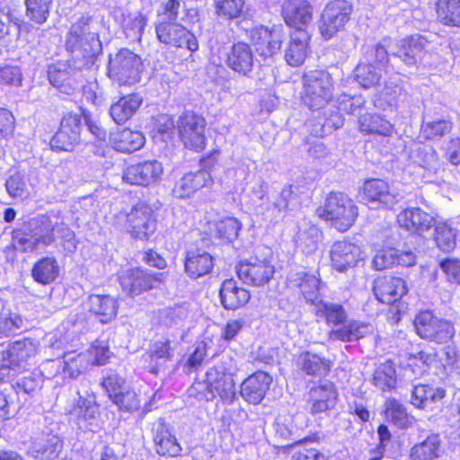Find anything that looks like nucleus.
I'll return each instance as SVG.
<instances>
[{"label":"nucleus","instance_id":"nucleus-1","mask_svg":"<svg viewBox=\"0 0 460 460\" xmlns=\"http://www.w3.org/2000/svg\"><path fill=\"white\" fill-rule=\"evenodd\" d=\"M189 392L191 396L207 402H212L218 395L227 404L233 403L236 396L233 377L218 367L209 368L205 379L194 383Z\"/></svg>","mask_w":460,"mask_h":460},{"label":"nucleus","instance_id":"nucleus-2","mask_svg":"<svg viewBox=\"0 0 460 460\" xmlns=\"http://www.w3.org/2000/svg\"><path fill=\"white\" fill-rule=\"evenodd\" d=\"M333 89L332 79L328 72L309 71L303 76L302 102L311 111H320L332 99Z\"/></svg>","mask_w":460,"mask_h":460},{"label":"nucleus","instance_id":"nucleus-3","mask_svg":"<svg viewBox=\"0 0 460 460\" xmlns=\"http://www.w3.org/2000/svg\"><path fill=\"white\" fill-rule=\"evenodd\" d=\"M317 214L321 218L332 222L340 232H345L354 224L358 208L348 195L331 192L324 205L317 209Z\"/></svg>","mask_w":460,"mask_h":460},{"label":"nucleus","instance_id":"nucleus-4","mask_svg":"<svg viewBox=\"0 0 460 460\" xmlns=\"http://www.w3.org/2000/svg\"><path fill=\"white\" fill-rule=\"evenodd\" d=\"M141 68V58L123 49L110 58L108 75L119 85H132L139 82Z\"/></svg>","mask_w":460,"mask_h":460},{"label":"nucleus","instance_id":"nucleus-5","mask_svg":"<svg viewBox=\"0 0 460 460\" xmlns=\"http://www.w3.org/2000/svg\"><path fill=\"white\" fill-rule=\"evenodd\" d=\"M206 119L194 112H184L177 121V130L183 146L192 151L200 152L206 146Z\"/></svg>","mask_w":460,"mask_h":460},{"label":"nucleus","instance_id":"nucleus-6","mask_svg":"<svg viewBox=\"0 0 460 460\" xmlns=\"http://www.w3.org/2000/svg\"><path fill=\"white\" fill-rule=\"evenodd\" d=\"M54 226L50 218L42 217L40 225L31 232L15 231L13 237L14 249L22 252H30L55 243Z\"/></svg>","mask_w":460,"mask_h":460},{"label":"nucleus","instance_id":"nucleus-7","mask_svg":"<svg viewBox=\"0 0 460 460\" xmlns=\"http://www.w3.org/2000/svg\"><path fill=\"white\" fill-rule=\"evenodd\" d=\"M414 326L420 338L437 343H445L455 335V328L449 321L438 318L429 311L420 313L414 319Z\"/></svg>","mask_w":460,"mask_h":460},{"label":"nucleus","instance_id":"nucleus-8","mask_svg":"<svg viewBox=\"0 0 460 460\" xmlns=\"http://www.w3.org/2000/svg\"><path fill=\"white\" fill-rule=\"evenodd\" d=\"M275 266L269 258L252 257L241 261L236 266L238 278L246 285L263 287L275 274Z\"/></svg>","mask_w":460,"mask_h":460},{"label":"nucleus","instance_id":"nucleus-9","mask_svg":"<svg viewBox=\"0 0 460 460\" xmlns=\"http://www.w3.org/2000/svg\"><path fill=\"white\" fill-rule=\"evenodd\" d=\"M352 5L346 0H333L323 11L319 30L325 40H330L349 22Z\"/></svg>","mask_w":460,"mask_h":460},{"label":"nucleus","instance_id":"nucleus-10","mask_svg":"<svg viewBox=\"0 0 460 460\" xmlns=\"http://www.w3.org/2000/svg\"><path fill=\"white\" fill-rule=\"evenodd\" d=\"M125 228L135 239H148L156 229V220L151 207L145 203L134 206L126 215Z\"/></svg>","mask_w":460,"mask_h":460},{"label":"nucleus","instance_id":"nucleus-11","mask_svg":"<svg viewBox=\"0 0 460 460\" xmlns=\"http://www.w3.org/2000/svg\"><path fill=\"white\" fill-rule=\"evenodd\" d=\"M157 40L165 45L186 48L191 52L199 49V43L190 31L177 22H156Z\"/></svg>","mask_w":460,"mask_h":460},{"label":"nucleus","instance_id":"nucleus-12","mask_svg":"<svg viewBox=\"0 0 460 460\" xmlns=\"http://www.w3.org/2000/svg\"><path fill=\"white\" fill-rule=\"evenodd\" d=\"M163 273H153L140 268L123 270L119 277L122 290L130 296H138L155 288V282H161Z\"/></svg>","mask_w":460,"mask_h":460},{"label":"nucleus","instance_id":"nucleus-13","mask_svg":"<svg viewBox=\"0 0 460 460\" xmlns=\"http://www.w3.org/2000/svg\"><path fill=\"white\" fill-rule=\"evenodd\" d=\"M249 39L255 52L261 58L267 60L279 54L283 41V34L279 29L270 30L265 26H260L250 31Z\"/></svg>","mask_w":460,"mask_h":460},{"label":"nucleus","instance_id":"nucleus-14","mask_svg":"<svg viewBox=\"0 0 460 460\" xmlns=\"http://www.w3.org/2000/svg\"><path fill=\"white\" fill-rule=\"evenodd\" d=\"M164 172L163 165L156 160L130 164L123 171L122 180L131 185L148 186L158 181Z\"/></svg>","mask_w":460,"mask_h":460},{"label":"nucleus","instance_id":"nucleus-15","mask_svg":"<svg viewBox=\"0 0 460 460\" xmlns=\"http://www.w3.org/2000/svg\"><path fill=\"white\" fill-rule=\"evenodd\" d=\"M361 201L368 205L394 207L399 200L397 194L394 193L383 180L372 179L367 181L359 192Z\"/></svg>","mask_w":460,"mask_h":460},{"label":"nucleus","instance_id":"nucleus-16","mask_svg":"<svg viewBox=\"0 0 460 460\" xmlns=\"http://www.w3.org/2000/svg\"><path fill=\"white\" fill-rule=\"evenodd\" d=\"M91 17L82 15L75 23L72 24L67 33L66 46V49L74 52L78 49L88 51L87 46L90 48L98 43L97 34L90 31L89 22Z\"/></svg>","mask_w":460,"mask_h":460},{"label":"nucleus","instance_id":"nucleus-17","mask_svg":"<svg viewBox=\"0 0 460 460\" xmlns=\"http://www.w3.org/2000/svg\"><path fill=\"white\" fill-rule=\"evenodd\" d=\"M81 132V118L77 114H70L62 119L60 128L52 137V148L59 150H72L79 142Z\"/></svg>","mask_w":460,"mask_h":460},{"label":"nucleus","instance_id":"nucleus-18","mask_svg":"<svg viewBox=\"0 0 460 460\" xmlns=\"http://www.w3.org/2000/svg\"><path fill=\"white\" fill-rule=\"evenodd\" d=\"M331 260L332 267L341 272L355 267L358 262L363 260L361 249L347 241H338L333 243L331 250Z\"/></svg>","mask_w":460,"mask_h":460},{"label":"nucleus","instance_id":"nucleus-19","mask_svg":"<svg viewBox=\"0 0 460 460\" xmlns=\"http://www.w3.org/2000/svg\"><path fill=\"white\" fill-rule=\"evenodd\" d=\"M285 22L295 30H305L313 18L312 7L305 0H287L282 5Z\"/></svg>","mask_w":460,"mask_h":460},{"label":"nucleus","instance_id":"nucleus-20","mask_svg":"<svg viewBox=\"0 0 460 460\" xmlns=\"http://www.w3.org/2000/svg\"><path fill=\"white\" fill-rule=\"evenodd\" d=\"M272 383V377L264 371H257L248 376L241 385V396L249 403L258 404L266 395Z\"/></svg>","mask_w":460,"mask_h":460},{"label":"nucleus","instance_id":"nucleus-21","mask_svg":"<svg viewBox=\"0 0 460 460\" xmlns=\"http://www.w3.org/2000/svg\"><path fill=\"white\" fill-rule=\"evenodd\" d=\"M154 443L156 453L164 457H178L181 455L182 447L164 421L160 420L153 428Z\"/></svg>","mask_w":460,"mask_h":460},{"label":"nucleus","instance_id":"nucleus-22","mask_svg":"<svg viewBox=\"0 0 460 460\" xmlns=\"http://www.w3.org/2000/svg\"><path fill=\"white\" fill-rule=\"evenodd\" d=\"M407 292L405 281L398 277L384 276L376 279L374 293L384 304L398 301Z\"/></svg>","mask_w":460,"mask_h":460},{"label":"nucleus","instance_id":"nucleus-23","mask_svg":"<svg viewBox=\"0 0 460 460\" xmlns=\"http://www.w3.org/2000/svg\"><path fill=\"white\" fill-rule=\"evenodd\" d=\"M337 398V391L330 382H324L311 388L309 392L310 412L318 414L333 409Z\"/></svg>","mask_w":460,"mask_h":460},{"label":"nucleus","instance_id":"nucleus-24","mask_svg":"<svg viewBox=\"0 0 460 460\" xmlns=\"http://www.w3.org/2000/svg\"><path fill=\"white\" fill-rule=\"evenodd\" d=\"M62 450V439L57 435L48 433L32 440L29 453L33 457L41 460H55L59 457Z\"/></svg>","mask_w":460,"mask_h":460},{"label":"nucleus","instance_id":"nucleus-25","mask_svg":"<svg viewBox=\"0 0 460 460\" xmlns=\"http://www.w3.org/2000/svg\"><path fill=\"white\" fill-rule=\"evenodd\" d=\"M436 217L425 212L420 208H409L401 211L397 216V222L401 227L414 233L429 230Z\"/></svg>","mask_w":460,"mask_h":460},{"label":"nucleus","instance_id":"nucleus-26","mask_svg":"<svg viewBox=\"0 0 460 460\" xmlns=\"http://www.w3.org/2000/svg\"><path fill=\"white\" fill-rule=\"evenodd\" d=\"M226 63L234 72L248 75L252 71L254 64L251 47L241 41L233 44L227 52Z\"/></svg>","mask_w":460,"mask_h":460},{"label":"nucleus","instance_id":"nucleus-27","mask_svg":"<svg viewBox=\"0 0 460 460\" xmlns=\"http://www.w3.org/2000/svg\"><path fill=\"white\" fill-rule=\"evenodd\" d=\"M13 370L24 367L37 354V344L30 339L16 341L1 350Z\"/></svg>","mask_w":460,"mask_h":460},{"label":"nucleus","instance_id":"nucleus-28","mask_svg":"<svg viewBox=\"0 0 460 460\" xmlns=\"http://www.w3.org/2000/svg\"><path fill=\"white\" fill-rule=\"evenodd\" d=\"M310 36L306 30H295L290 33V40L285 49L284 58L291 66H301L308 54Z\"/></svg>","mask_w":460,"mask_h":460},{"label":"nucleus","instance_id":"nucleus-29","mask_svg":"<svg viewBox=\"0 0 460 460\" xmlns=\"http://www.w3.org/2000/svg\"><path fill=\"white\" fill-rule=\"evenodd\" d=\"M445 395L443 388L420 385L413 388L411 402L417 408L433 411L441 405Z\"/></svg>","mask_w":460,"mask_h":460},{"label":"nucleus","instance_id":"nucleus-30","mask_svg":"<svg viewBox=\"0 0 460 460\" xmlns=\"http://www.w3.org/2000/svg\"><path fill=\"white\" fill-rule=\"evenodd\" d=\"M212 178L210 173L205 170L184 174L175 184L173 192L178 198L190 197L203 187L210 185Z\"/></svg>","mask_w":460,"mask_h":460},{"label":"nucleus","instance_id":"nucleus-31","mask_svg":"<svg viewBox=\"0 0 460 460\" xmlns=\"http://www.w3.org/2000/svg\"><path fill=\"white\" fill-rule=\"evenodd\" d=\"M250 292L238 287L235 280L230 279L222 283L220 289V300L227 310H235L244 305L250 300Z\"/></svg>","mask_w":460,"mask_h":460},{"label":"nucleus","instance_id":"nucleus-32","mask_svg":"<svg viewBox=\"0 0 460 460\" xmlns=\"http://www.w3.org/2000/svg\"><path fill=\"white\" fill-rule=\"evenodd\" d=\"M143 98L138 93H130L120 97L110 107V115L117 124L128 121L138 110Z\"/></svg>","mask_w":460,"mask_h":460},{"label":"nucleus","instance_id":"nucleus-33","mask_svg":"<svg viewBox=\"0 0 460 460\" xmlns=\"http://www.w3.org/2000/svg\"><path fill=\"white\" fill-rule=\"evenodd\" d=\"M185 271L192 279H198L211 271L213 269L212 256L201 250L188 251L185 257Z\"/></svg>","mask_w":460,"mask_h":460},{"label":"nucleus","instance_id":"nucleus-34","mask_svg":"<svg viewBox=\"0 0 460 460\" xmlns=\"http://www.w3.org/2000/svg\"><path fill=\"white\" fill-rule=\"evenodd\" d=\"M429 47V41L420 35H414L403 40L402 48L394 56L406 65H416L421 60Z\"/></svg>","mask_w":460,"mask_h":460},{"label":"nucleus","instance_id":"nucleus-35","mask_svg":"<svg viewBox=\"0 0 460 460\" xmlns=\"http://www.w3.org/2000/svg\"><path fill=\"white\" fill-rule=\"evenodd\" d=\"M297 367L309 376H326L332 367L330 359L310 351L301 352L296 359Z\"/></svg>","mask_w":460,"mask_h":460},{"label":"nucleus","instance_id":"nucleus-36","mask_svg":"<svg viewBox=\"0 0 460 460\" xmlns=\"http://www.w3.org/2000/svg\"><path fill=\"white\" fill-rule=\"evenodd\" d=\"M288 279L293 286L298 287L305 300L311 304L318 303L320 280L314 275H308L303 270L291 271Z\"/></svg>","mask_w":460,"mask_h":460},{"label":"nucleus","instance_id":"nucleus-37","mask_svg":"<svg viewBox=\"0 0 460 460\" xmlns=\"http://www.w3.org/2000/svg\"><path fill=\"white\" fill-rule=\"evenodd\" d=\"M372 326L359 322H349L340 328H333L329 332L328 337L331 341L349 342L361 339L372 332Z\"/></svg>","mask_w":460,"mask_h":460},{"label":"nucleus","instance_id":"nucleus-38","mask_svg":"<svg viewBox=\"0 0 460 460\" xmlns=\"http://www.w3.org/2000/svg\"><path fill=\"white\" fill-rule=\"evenodd\" d=\"M359 131L365 135L391 136L393 125L378 114L365 113L358 119Z\"/></svg>","mask_w":460,"mask_h":460},{"label":"nucleus","instance_id":"nucleus-39","mask_svg":"<svg viewBox=\"0 0 460 460\" xmlns=\"http://www.w3.org/2000/svg\"><path fill=\"white\" fill-rule=\"evenodd\" d=\"M114 148L123 153H132L140 149L145 144V137L139 131L123 128L112 134Z\"/></svg>","mask_w":460,"mask_h":460},{"label":"nucleus","instance_id":"nucleus-40","mask_svg":"<svg viewBox=\"0 0 460 460\" xmlns=\"http://www.w3.org/2000/svg\"><path fill=\"white\" fill-rule=\"evenodd\" d=\"M175 347L167 340L155 342L150 350V372L157 375L174 356Z\"/></svg>","mask_w":460,"mask_h":460},{"label":"nucleus","instance_id":"nucleus-41","mask_svg":"<svg viewBox=\"0 0 460 460\" xmlns=\"http://www.w3.org/2000/svg\"><path fill=\"white\" fill-rule=\"evenodd\" d=\"M45 218H50L51 223L55 226L53 229V235L59 239L61 245L66 254L73 253L77 248V240L73 230H71L62 220L58 214Z\"/></svg>","mask_w":460,"mask_h":460},{"label":"nucleus","instance_id":"nucleus-42","mask_svg":"<svg viewBox=\"0 0 460 460\" xmlns=\"http://www.w3.org/2000/svg\"><path fill=\"white\" fill-rule=\"evenodd\" d=\"M89 308L102 323H107L116 316L118 305L111 296L92 295L89 296Z\"/></svg>","mask_w":460,"mask_h":460},{"label":"nucleus","instance_id":"nucleus-43","mask_svg":"<svg viewBox=\"0 0 460 460\" xmlns=\"http://www.w3.org/2000/svg\"><path fill=\"white\" fill-rule=\"evenodd\" d=\"M294 199L293 186H285L280 191L272 196V199L266 208V217L270 221L281 217Z\"/></svg>","mask_w":460,"mask_h":460},{"label":"nucleus","instance_id":"nucleus-44","mask_svg":"<svg viewBox=\"0 0 460 460\" xmlns=\"http://www.w3.org/2000/svg\"><path fill=\"white\" fill-rule=\"evenodd\" d=\"M59 274V266L53 257H44L36 262L31 270L33 279L42 285L53 282Z\"/></svg>","mask_w":460,"mask_h":460},{"label":"nucleus","instance_id":"nucleus-45","mask_svg":"<svg viewBox=\"0 0 460 460\" xmlns=\"http://www.w3.org/2000/svg\"><path fill=\"white\" fill-rule=\"evenodd\" d=\"M385 418L388 422L393 423L399 429H407L414 421L413 416L407 412L403 404L396 399H388L385 402Z\"/></svg>","mask_w":460,"mask_h":460},{"label":"nucleus","instance_id":"nucleus-46","mask_svg":"<svg viewBox=\"0 0 460 460\" xmlns=\"http://www.w3.org/2000/svg\"><path fill=\"white\" fill-rule=\"evenodd\" d=\"M316 315L325 320L329 325H343L347 319V313L341 304L319 301L315 306Z\"/></svg>","mask_w":460,"mask_h":460},{"label":"nucleus","instance_id":"nucleus-47","mask_svg":"<svg viewBox=\"0 0 460 460\" xmlns=\"http://www.w3.org/2000/svg\"><path fill=\"white\" fill-rule=\"evenodd\" d=\"M441 440L439 436L432 434L411 449V460H434L439 456Z\"/></svg>","mask_w":460,"mask_h":460},{"label":"nucleus","instance_id":"nucleus-48","mask_svg":"<svg viewBox=\"0 0 460 460\" xmlns=\"http://www.w3.org/2000/svg\"><path fill=\"white\" fill-rule=\"evenodd\" d=\"M389 39H383L376 44H365L362 48L363 58L361 61L378 67H385L388 64L387 47Z\"/></svg>","mask_w":460,"mask_h":460},{"label":"nucleus","instance_id":"nucleus-49","mask_svg":"<svg viewBox=\"0 0 460 460\" xmlns=\"http://www.w3.org/2000/svg\"><path fill=\"white\" fill-rule=\"evenodd\" d=\"M436 10L441 23L460 27V0H438Z\"/></svg>","mask_w":460,"mask_h":460},{"label":"nucleus","instance_id":"nucleus-50","mask_svg":"<svg viewBox=\"0 0 460 460\" xmlns=\"http://www.w3.org/2000/svg\"><path fill=\"white\" fill-rule=\"evenodd\" d=\"M435 240L440 250L451 252L456 247V229L448 221L435 219Z\"/></svg>","mask_w":460,"mask_h":460},{"label":"nucleus","instance_id":"nucleus-51","mask_svg":"<svg viewBox=\"0 0 460 460\" xmlns=\"http://www.w3.org/2000/svg\"><path fill=\"white\" fill-rule=\"evenodd\" d=\"M373 385L379 390L385 392L395 387V368L391 361L380 364L375 370L372 378Z\"/></svg>","mask_w":460,"mask_h":460},{"label":"nucleus","instance_id":"nucleus-52","mask_svg":"<svg viewBox=\"0 0 460 460\" xmlns=\"http://www.w3.org/2000/svg\"><path fill=\"white\" fill-rule=\"evenodd\" d=\"M381 70V67L360 61L354 69V77L363 88L368 89L378 84Z\"/></svg>","mask_w":460,"mask_h":460},{"label":"nucleus","instance_id":"nucleus-53","mask_svg":"<svg viewBox=\"0 0 460 460\" xmlns=\"http://www.w3.org/2000/svg\"><path fill=\"white\" fill-rule=\"evenodd\" d=\"M63 372L70 378H75L89 367V356L84 353L66 352L63 356Z\"/></svg>","mask_w":460,"mask_h":460},{"label":"nucleus","instance_id":"nucleus-54","mask_svg":"<svg viewBox=\"0 0 460 460\" xmlns=\"http://www.w3.org/2000/svg\"><path fill=\"white\" fill-rule=\"evenodd\" d=\"M52 0H25L26 16L38 24H43L49 18Z\"/></svg>","mask_w":460,"mask_h":460},{"label":"nucleus","instance_id":"nucleus-55","mask_svg":"<svg viewBox=\"0 0 460 460\" xmlns=\"http://www.w3.org/2000/svg\"><path fill=\"white\" fill-rule=\"evenodd\" d=\"M216 14L224 20H233L241 15L245 0H213Z\"/></svg>","mask_w":460,"mask_h":460},{"label":"nucleus","instance_id":"nucleus-56","mask_svg":"<svg viewBox=\"0 0 460 460\" xmlns=\"http://www.w3.org/2000/svg\"><path fill=\"white\" fill-rule=\"evenodd\" d=\"M8 194L16 199H24L29 196V190L24 181V176L20 172H13L5 181Z\"/></svg>","mask_w":460,"mask_h":460},{"label":"nucleus","instance_id":"nucleus-57","mask_svg":"<svg viewBox=\"0 0 460 460\" xmlns=\"http://www.w3.org/2000/svg\"><path fill=\"white\" fill-rule=\"evenodd\" d=\"M241 223L234 217H226L216 224L217 236L224 241L233 242L238 235Z\"/></svg>","mask_w":460,"mask_h":460},{"label":"nucleus","instance_id":"nucleus-58","mask_svg":"<svg viewBox=\"0 0 460 460\" xmlns=\"http://www.w3.org/2000/svg\"><path fill=\"white\" fill-rule=\"evenodd\" d=\"M83 101L93 106H101L106 101V95L103 89L100 86L97 80L87 82L83 86Z\"/></svg>","mask_w":460,"mask_h":460},{"label":"nucleus","instance_id":"nucleus-59","mask_svg":"<svg viewBox=\"0 0 460 460\" xmlns=\"http://www.w3.org/2000/svg\"><path fill=\"white\" fill-rule=\"evenodd\" d=\"M147 23L146 17L142 13L129 15L123 21V28L128 37L140 40Z\"/></svg>","mask_w":460,"mask_h":460},{"label":"nucleus","instance_id":"nucleus-60","mask_svg":"<svg viewBox=\"0 0 460 460\" xmlns=\"http://www.w3.org/2000/svg\"><path fill=\"white\" fill-rule=\"evenodd\" d=\"M453 124L449 120L439 119L427 122L422 125L421 132L426 139L443 137L452 130Z\"/></svg>","mask_w":460,"mask_h":460},{"label":"nucleus","instance_id":"nucleus-61","mask_svg":"<svg viewBox=\"0 0 460 460\" xmlns=\"http://www.w3.org/2000/svg\"><path fill=\"white\" fill-rule=\"evenodd\" d=\"M113 402L122 411L131 412L139 409L140 400L135 391L125 389L115 395Z\"/></svg>","mask_w":460,"mask_h":460},{"label":"nucleus","instance_id":"nucleus-62","mask_svg":"<svg viewBox=\"0 0 460 460\" xmlns=\"http://www.w3.org/2000/svg\"><path fill=\"white\" fill-rule=\"evenodd\" d=\"M102 385L107 391L112 402L115 399V395L120 394L126 389L124 378L113 371L106 374L102 379Z\"/></svg>","mask_w":460,"mask_h":460},{"label":"nucleus","instance_id":"nucleus-63","mask_svg":"<svg viewBox=\"0 0 460 460\" xmlns=\"http://www.w3.org/2000/svg\"><path fill=\"white\" fill-rule=\"evenodd\" d=\"M23 326L22 318L16 313L4 312L0 315V332L5 335L20 330Z\"/></svg>","mask_w":460,"mask_h":460},{"label":"nucleus","instance_id":"nucleus-64","mask_svg":"<svg viewBox=\"0 0 460 460\" xmlns=\"http://www.w3.org/2000/svg\"><path fill=\"white\" fill-rule=\"evenodd\" d=\"M397 257V249L394 248H387L384 250L378 251L373 261V267L376 270H382L385 268L395 265Z\"/></svg>","mask_w":460,"mask_h":460}]
</instances>
